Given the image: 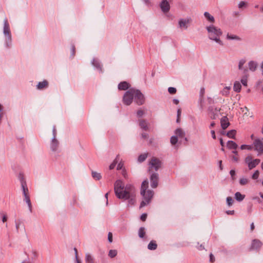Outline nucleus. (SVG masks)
<instances>
[{"label":"nucleus","mask_w":263,"mask_h":263,"mask_svg":"<svg viewBox=\"0 0 263 263\" xmlns=\"http://www.w3.org/2000/svg\"><path fill=\"white\" fill-rule=\"evenodd\" d=\"M131 184H127L125 186L123 182L118 180L114 184V190L116 196L119 199L126 200L127 196L133 188Z\"/></svg>","instance_id":"obj_1"},{"label":"nucleus","mask_w":263,"mask_h":263,"mask_svg":"<svg viewBox=\"0 0 263 263\" xmlns=\"http://www.w3.org/2000/svg\"><path fill=\"white\" fill-rule=\"evenodd\" d=\"M148 186L147 180H144L142 182L141 189V194L143 196V199L140 203V208H142L148 204L153 197L154 192L151 190L146 191Z\"/></svg>","instance_id":"obj_2"},{"label":"nucleus","mask_w":263,"mask_h":263,"mask_svg":"<svg viewBox=\"0 0 263 263\" xmlns=\"http://www.w3.org/2000/svg\"><path fill=\"white\" fill-rule=\"evenodd\" d=\"M206 29L208 31V37L210 40L214 41L220 45H223V43L220 39V37L222 35V31L220 28L212 25L207 26Z\"/></svg>","instance_id":"obj_3"},{"label":"nucleus","mask_w":263,"mask_h":263,"mask_svg":"<svg viewBox=\"0 0 263 263\" xmlns=\"http://www.w3.org/2000/svg\"><path fill=\"white\" fill-rule=\"evenodd\" d=\"M22 188L23 192V194L25 197V201L28 205L29 210L30 212H32V205L31 203V201L30 199L29 195V191L27 188L26 183L23 180L21 181Z\"/></svg>","instance_id":"obj_4"},{"label":"nucleus","mask_w":263,"mask_h":263,"mask_svg":"<svg viewBox=\"0 0 263 263\" xmlns=\"http://www.w3.org/2000/svg\"><path fill=\"white\" fill-rule=\"evenodd\" d=\"M3 33L6 37V44L7 46H9L11 42V35L10 33V30L9 28V25L8 23L7 18H5L4 21V30Z\"/></svg>","instance_id":"obj_5"},{"label":"nucleus","mask_w":263,"mask_h":263,"mask_svg":"<svg viewBox=\"0 0 263 263\" xmlns=\"http://www.w3.org/2000/svg\"><path fill=\"white\" fill-rule=\"evenodd\" d=\"M134 98V89L132 88L127 90L124 94L123 98V103L126 105H130Z\"/></svg>","instance_id":"obj_6"},{"label":"nucleus","mask_w":263,"mask_h":263,"mask_svg":"<svg viewBox=\"0 0 263 263\" xmlns=\"http://www.w3.org/2000/svg\"><path fill=\"white\" fill-rule=\"evenodd\" d=\"M134 99L136 103L139 105H142L145 101L144 95L138 89H134Z\"/></svg>","instance_id":"obj_7"},{"label":"nucleus","mask_w":263,"mask_h":263,"mask_svg":"<svg viewBox=\"0 0 263 263\" xmlns=\"http://www.w3.org/2000/svg\"><path fill=\"white\" fill-rule=\"evenodd\" d=\"M149 171H157L161 166L160 161L155 158H152L149 163Z\"/></svg>","instance_id":"obj_8"},{"label":"nucleus","mask_w":263,"mask_h":263,"mask_svg":"<svg viewBox=\"0 0 263 263\" xmlns=\"http://www.w3.org/2000/svg\"><path fill=\"white\" fill-rule=\"evenodd\" d=\"M253 145L255 151L259 154L263 153V142L261 139H255L253 142Z\"/></svg>","instance_id":"obj_9"},{"label":"nucleus","mask_w":263,"mask_h":263,"mask_svg":"<svg viewBox=\"0 0 263 263\" xmlns=\"http://www.w3.org/2000/svg\"><path fill=\"white\" fill-rule=\"evenodd\" d=\"M127 199H128V203L130 205H134L136 203V192L134 187L127 196Z\"/></svg>","instance_id":"obj_10"},{"label":"nucleus","mask_w":263,"mask_h":263,"mask_svg":"<svg viewBox=\"0 0 263 263\" xmlns=\"http://www.w3.org/2000/svg\"><path fill=\"white\" fill-rule=\"evenodd\" d=\"M151 186L156 188L158 185V175L157 173L153 174L150 178Z\"/></svg>","instance_id":"obj_11"},{"label":"nucleus","mask_w":263,"mask_h":263,"mask_svg":"<svg viewBox=\"0 0 263 263\" xmlns=\"http://www.w3.org/2000/svg\"><path fill=\"white\" fill-rule=\"evenodd\" d=\"M160 6L161 10L164 13L167 12L170 10V6L167 0H162Z\"/></svg>","instance_id":"obj_12"},{"label":"nucleus","mask_w":263,"mask_h":263,"mask_svg":"<svg viewBox=\"0 0 263 263\" xmlns=\"http://www.w3.org/2000/svg\"><path fill=\"white\" fill-rule=\"evenodd\" d=\"M262 245V243L261 241L257 239H254L252 241L251 247L250 248V250H257L259 249Z\"/></svg>","instance_id":"obj_13"},{"label":"nucleus","mask_w":263,"mask_h":263,"mask_svg":"<svg viewBox=\"0 0 263 263\" xmlns=\"http://www.w3.org/2000/svg\"><path fill=\"white\" fill-rule=\"evenodd\" d=\"M190 23V20L187 19H180L178 22L179 26L181 28L187 29L188 25Z\"/></svg>","instance_id":"obj_14"},{"label":"nucleus","mask_w":263,"mask_h":263,"mask_svg":"<svg viewBox=\"0 0 263 263\" xmlns=\"http://www.w3.org/2000/svg\"><path fill=\"white\" fill-rule=\"evenodd\" d=\"M221 126L223 129H226L230 125L229 120L227 117H223L220 120Z\"/></svg>","instance_id":"obj_15"},{"label":"nucleus","mask_w":263,"mask_h":263,"mask_svg":"<svg viewBox=\"0 0 263 263\" xmlns=\"http://www.w3.org/2000/svg\"><path fill=\"white\" fill-rule=\"evenodd\" d=\"M175 136H177V138H185V133L180 128H177L175 130Z\"/></svg>","instance_id":"obj_16"},{"label":"nucleus","mask_w":263,"mask_h":263,"mask_svg":"<svg viewBox=\"0 0 263 263\" xmlns=\"http://www.w3.org/2000/svg\"><path fill=\"white\" fill-rule=\"evenodd\" d=\"M260 159H256L254 160H253L248 165V167L250 170L253 169V168L255 167L256 166H257L260 162Z\"/></svg>","instance_id":"obj_17"},{"label":"nucleus","mask_w":263,"mask_h":263,"mask_svg":"<svg viewBox=\"0 0 263 263\" xmlns=\"http://www.w3.org/2000/svg\"><path fill=\"white\" fill-rule=\"evenodd\" d=\"M129 87V84L123 81L120 83L118 85V89L119 90H125Z\"/></svg>","instance_id":"obj_18"},{"label":"nucleus","mask_w":263,"mask_h":263,"mask_svg":"<svg viewBox=\"0 0 263 263\" xmlns=\"http://www.w3.org/2000/svg\"><path fill=\"white\" fill-rule=\"evenodd\" d=\"M139 126L143 130H148L149 127L148 126V123L144 120H139Z\"/></svg>","instance_id":"obj_19"},{"label":"nucleus","mask_w":263,"mask_h":263,"mask_svg":"<svg viewBox=\"0 0 263 263\" xmlns=\"http://www.w3.org/2000/svg\"><path fill=\"white\" fill-rule=\"evenodd\" d=\"M227 147L230 149L235 150L238 147V145L233 141H228L227 142Z\"/></svg>","instance_id":"obj_20"},{"label":"nucleus","mask_w":263,"mask_h":263,"mask_svg":"<svg viewBox=\"0 0 263 263\" xmlns=\"http://www.w3.org/2000/svg\"><path fill=\"white\" fill-rule=\"evenodd\" d=\"M231 86H226L220 91V93L222 96H227L229 95L230 90L231 89Z\"/></svg>","instance_id":"obj_21"},{"label":"nucleus","mask_w":263,"mask_h":263,"mask_svg":"<svg viewBox=\"0 0 263 263\" xmlns=\"http://www.w3.org/2000/svg\"><path fill=\"white\" fill-rule=\"evenodd\" d=\"M245 195L241 194L240 192H237L235 194V198L238 201H242L245 199Z\"/></svg>","instance_id":"obj_22"},{"label":"nucleus","mask_w":263,"mask_h":263,"mask_svg":"<svg viewBox=\"0 0 263 263\" xmlns=\"http://www.w3.org/2000/svg\"><path fill=\"white\" fill-rule=\"evenodd\" d=\"M227 39L229 40H237L240 41L241 39L237 35L228 33L227 35Z\"/></svg>","instance_id":"obj_23"},{"label":"nucleus","mask_w":263,"mask_h":263,"mask_svg":"<svg viewBox=\"0 0 263 263\" xmlns=\"http://www.w3.org/2000/svg\"><path fill=\"white\" fill-rule=\"evenodd\" d=\"M204 16H205V17L206 18V20L211 22V23H214V21H215V19H214V17L211 15L209 12H205L204 13Z\"/></svg>","instance_id":"obj_24"},{"label":"nucleus","mask_w":263,"mask_h":263,"mask_svg":"<svg viewBox=\"0 0 263 263\" xmlns=\"http://www.w3.org/2000/svg\"><path fill=\"white\" fill-rule=\"evenodd\" d=\"M48 85V82L46 80H44L42 82H39L37 85V88L39 89H41L44 88H45Z\"/></svg>","instance_id":"obj_25"},{"label":"nucleus","mask_w":263,"mask_h":263,"mask_svg":"<svg viewBox=\"0 0 263 263\" xmlns=\"http://www.w3.org/2000/svg\"><path fill=\"white\" fill-rule=\"evenodd\" d=\"M58 145V142L57 140L54 138V137H53L52 140L51 144V148L52 151H55L57 148Z\"/></svg>","instance_id":"obj_26"},{"label":"nucleus","mask_w":263,"mask_h":263,"mask_svg":"<svg viewBox=\"0 0 263 263\" xmlns=\"http://www.w3.org/2000/svg\"><path fill=\"white\" fill-rule=\"evenodd\" d=\"M241 86L240 83L238 81H236L234 84V90L236 92H239L241 90Z\"/></svg>","instance_id":"obj_27"},{"label":"nucleus","mask_w":263,"mask_h":263,"mask_svg":"<svg viewBox=\"0 0 263 263\" xmlns=\"http://www.w3.org/2000/svg\"><path fill=\"white\" fill-rule=\"evenodd\" d=\"M236 134V131L234 129H233L229 131L227 133V136L230 138L235 139Z\"/></svg>","instance_id":"obj_28"},{"label":"nucleus","mask_w":263,"mask_h":263,"mask_svg":"<svg viewBox=\"0 0 263 263\" xmlns=\"http://www.w3.org/2000/svg\"><path fill=\"white\" fill-rule=\"evenodd\" d=\"M157 247V244L156 242L154 241H151L149 244L148 245V249L151 250H154L156 249Z\"/></svg>","instance_id":"obj_29"},{"label":"nucleus","mask_w":263,"mask_h":263,"mask_svg":"<svg viewBox=\"0 0 263 263\" xmlns=\"http://www.w3.org/2000/svg\"><path fill=\"white\" fill-rule=\"evenodd\" d=\"M249 69L251 71H254L255 70L256 67H257V64L253 62V61H250L249 64Z\"/></svg>","instance_id":"obj_30"},{"label":"nucleus","mask_w":263,"mask_h":263,"mask_svg":"<svg viewBox=\"0 0 263 263\" xmlns=\"http://www.w3.org/2000/svg\"><path fill=\"white\" fill-rule=\"evenodd\" d=\"M249 182V179L246 177H241L239 179V183L241 185H245L247 184Z\"/></svg>","instance_id":"obj_31"},{"label":"nucleus","mask_w":263,"mask_h":263,"mask_svg":"<svg viewBox=\"0 0 263 263\" xmlns=\"http://www.w3.org/2000/svg\"><path fill=\"white\" fill-rule=\"evenodd\" d=\"M246 63V60L244 59H241L239 61V64H238V68L239 70H243L244 72H245L247 71L246 69L243 68V66Z\"/></svg>","instance_id":"obj_32"},{"label":"nucleus","mask_w":263,"mask_h":263,"mask_svg":"<svg viewBox=\"0 0 263 263\" xmlns=\"http://www.w3.org/2000/svg\"><path fill=\"white\" fill-rule=\"evenodd\" d=\"M220 109L219 108H215L214 111H213V115L211 117V118L215 119L219 116V113L220 112Z\"/></svg>","instance_id":"obj_33"},{"label":"nucleus","mask_w":263,"mask_h":263,"mask_svg":"<svg viewBox=\"0 0 263 263\" xmlns=\"http://www.w3.org/2000/svg\"><path fill=\"white\" fill-rule=\"evenodd\" d=\"M145 235V229L143 227H141L138 231V235L140 238H143Z\"/></svg>","instance_id":"obj_34"},{"label":"nucleus","mask_w":263,"mask_h":263,"mask_svg":"<svg viewBox=\"0 0 263 263\" xmlns=\"http://www.w3.org/2000/svg\"><path fill=\"white\" fill-rule=\"evenodd\" d=\"M92 176L96 180H100L101 178V175L100 173L94 171L92 172Z\"/></svg>","instance_id":"obj_35"},{"label":"nucleus","mask_w":263,"mask_h":263,"mask_svg":"<svg viewBox=\"0 0 263 263\" xmlns=\"http://www.w3.org/2000/svg\"><path fill=\"white\" fill-rule=\"evenodd\" d=\"M147 157V154H142V155H140L139 156V157H138V161L140 162H142L144 161L146 159Z\"/></svg>","instance_id":"obj_36"},{"label":"nucleus","mask_w":263,"mask_h":263,"mask_svg":"<svg viewBox=\"0 0 263 263\" xmlns=\"http://www.w3.org/2000/svg\"><path fill=\"white\" fill-rule=\"evenodd\" d=\"M86 263H93V259L89 254H86Z\"/></svg>","instance_id":"obj_37"},{"label":"nucleus","mask_w":263,"mask_h":263,"mask_svg":"<svg viewBox=\"0 0 263 263\" xmlns=\"http://www.w3.org/2000/svg\"><path fill=\"white\" fill-rule=\"evenodd\" d=\"M117 254V251L116 250H110L109 252L108 255L111 258L115 257Z\"/></svg>","instance_id":"obj_38"},{"label":"nucleus","mask_w":263,"mask_h":263,"mask_svg":"<svg viewBox=\"0 0 263 263\" xmlns=\"http://www.w3.org/2000/svg\"><path fill=\"white\" fill-rule=\"evenodd\" d=\"M119 159V156H117L116 158L115 159V160L114 161V162L109 165V167L110 170H112V169L114 168Z\"/></svg>","instance_id":"obj_39"},{"label":"nucleus","mask_w":263,"mask_h":263,"mask_svg":"<svg viewBox=\"0 0 263 263\" xmlns=\"http://www.w3.org/2000/svg\"><path fill=\"white\" fill-rule=\"evenodd\" d=\"M170 141H171V144L172 145H174V144H176L177 143V142H178V138L175 135V136H173L171 138Z\"/></svg>","instance_id":"obj_40"},{"label":"nucleus","mask_w":263,"mask_h":263,"mask_svg":"<svg viewBox=\"0 0 263 263\" xmlns=\"http://www.w3.org/2000/svg\"><path fill=\"white\" fill-rule=\"evenodd\" d=\"M253 147L252 146L250 145H246V144H243L241 145L240 148L241 149H248V150H251L252 149Z\"/></svg>","instance_id":"obj_41"},{"label":"nucleus","mask_w":263,"mask_h":263,"mask_svg":"<svg viewBox=\"0 0 263 263\" xmlns=\"http://www.w3.org/2000/svg\"><path fill=\"white\" fill-rule=\"evenodd\" d=\"M227 204L230 206L232 205L233 203V199H232V197H228L227 198Z\"/></svg>","instance_id":"obj_42"},{"label":"nucleus","mask_w":263,"mask_h":263,"mask_svg":"<svg viewBox=\"0 0 263 263\" xmlns=\"http://www.w3.org/2000/svg\"><path fill=\"white\" fill-rule=\"evenodd\" d=\"M259 175V172L258 170H256V171H255V172L252 175V178L254 180L257 179L258 178Z\"/></svg>","instance_id":"obj_43"},{"label":"nucleus","mask_w":263,"mask_h":263,"mask_svg":"<svg viewBox=\"0 0 263 263\" xmlns=\"http://www.w3.org/2000/svg\"><path fill=\"white\" fill-rule=\"evenodd\" d=\"M241 82L243 85L247 86V76H244L241 80Z\"/></svg>","instance_id":"obj_44"},{"label":"nucleus","mask_w":263,"mask_h":263,"mask_svg":"<svg viewBox=\"0 0 263 263\" xmlns=\"http://www.w3.org/2000/svg\"><path fill=\"white\" fill-rule=\"evenodd\" d=\"M168 91L170 94H174L176 92V89L174 87H170L168 88Z\"/></svg>","instance_id":"obj_45"},{"label":"nucleus","mask_w":263,"mask_h":263,"mask_svg":"<svg viewBox=\"0 0 263 263\" xmlns=\"http://www.w3.org/2000/svg\"><path fill=\"white\" fill-rule=\"evenodd\" d=\"M252 160V157L251 156H248L245 159V162L247 165H248Z\"/></svg>","instance_id":"obj_46"},{"label":"nucleus","mask_w":263,"mask_h":263,"mask_svg":"<svg viewBox=\"0 0 263 263\" xmlns=\"http://www.w3.org/2000/svg\"><path fill=\"white\" fill-rule=\"evenodd\" d=\"M92 64L94 66H95V67H96L97 68H100V64H99V62L97 60H96L95 59L93 60V61H92Z\"/></svg>","instance_id":"obj_47"},{"label":"nucleus","mask_w":263,"mask_h":263,"mask_svg":"<svg viewBox=\"0 0 263 263\" xmlns=\"http://www.w3.org/2000/svg\"><path fill=\"white\" fill-rule=\"evenodd\" d=\"M230 175L231 176L232 180H235V171L234 170H232L230 171Z\"/></svg>","instance_id":"obj_48"},{"label":"nucleus","mask_w":263,"mask_h":263,"mask_svg":"<svg viewBox=\"0 0 263 263\" xmlns=\"http://www.w3.org/2000/svg\"><path fill=\"white\" fill-rule=\"evenodd\" d=\"M137 114L138 117H141L144 114V111L142 110H139Z\"/></svg>","instance_id":"obj_49"},{"label":"nucleus","mask_w":263,"mask_h":263,"mask_svg":"<svg viewBox=\"0 0 263 263\" xmlns=\"http://www.w3.org/2000/svg\"><path fill=\"white\" fill-rule=\"evenodd\" d=\"M108 240L109 242H112V235L111 232H109L108 234Z\"/></svg>","instance_id":"obj_50"},{"label":"nucleus","mask_w":263,"mask_h":263,"mask_svg":"<svg viewBox=\"0 0 263 263\" xmlns=\"http://www.w3.org/2000/svg\"><path fill=\"white\" fill-rule=\"evenodd\" d=\"M146 217H147L146 214H145V213L142 214V215L141 216V219L142 221H145L146 219Z\"/></svg>","instance_id":"obj_51"},{"label":"nucleus","mask_w":263,"mask_h":263,"mask_svg":"<svg viewBox=\"0 0 263 263\" xmlns=\"http://www.w3.org/2000/svg\"><path fill=\"white\" fill-rule=\"evenodd\" d=\"M226 213L228 215H234L235 213V211L234 210H232V211L229 210V211H226Z\"/></svg>","instance_id":"obj_52"},{"label":"nucleus","mask_w":263,"mask_h":263,"mask_svg":"<svg viewBox=\"0 0 263 263\" xmlns=\"http://www.w3.org/2000/svg\"><path fill=\"white\" fill-rule=\"evenodd\" d=\"M210 260L211 262H213L215 261V258L212 254H211L210 255Z\"/></svg>","instance_id":"obj_53"},{"label":"nucleus","mask_w":263,"mask_h":263,"mask_svg":"<svg viewBox=\"0 0 263 263\" xmlns=\"http://www.w3.org/2000/svg\"><path fill=\"white\" fill-rule=\"evenodd\" d=\"M122 166H123V164H122L121 162H120V163H119L117 165V170H121V169H122Z\"/></svg>","instance_id":"obj_54"},{"label":"nucleus","mask_w":263,"mask_h":263,"mask_svg":"<svg viewBox=\"0 0 263 263\" xmlns=\"http://www.w3.org/2000/svg\"><path fill=\"white\" fill-rule=\"evenodd\" d=\"M211 133L212 134V138L214 139H216V135H215V131L214 130H212L211 131Z\"/></svg>","instance_id":"obj_55"},{"label":"nucleus","mask_w":263,"mask_h":263,"mask_svg":"<svg viewBox=\"0 0 263 263\" xmlns=\"http://www.w3.org/2000/svg\"><path fill=\"white\" fill-rule=\"evenodd\" d=\"M232 160L234 162H238L239 160V158L235 155L232 157Z\"/></svg>","instance_id":"obj_56"},{"label":"nucleus","mask_w":263,"mask_h":263,"mask_svg":"<svg viewBox=\"0 0 263 263\" xmlns=\"http://www.w3.org/2000/svg\"><path fill=\"white\" fill-rule=\"evenodd\" d=\"M245 5V3L244 2H240L238 4V7H239V8H242Z\"/></svg>","instance_id":"obj_57"},{"label":"nucleus","mask_w":263,"mask_h":263,"mask_svg":"<svg viewBox=\"0 0 263 263\" xmlns=\"http://www.w3.org/2000/svg\"><path fill=\"white\" fill-rule=\"evenodd\" d=\"M142 137L144 139H147L148 138V134L146 133H143L142 134Z\"/></svg>","instance_id":"obj_58"},{"label":"nucleus","mask_w":263,"mask_h":263,"mask_svg":"<svg viewBox=\"0 0 263 263\" xmlns=\"http://www.w3.org/2000/svg\"><path fill=\"white\" fill-rule=\"evenodd\" d=\"M181 114V110L180 108L178 109L177 110V117H180Z\"/></svg>","instance_id":"obj_59"},{"label":"nucleus","mask_w":263,"mask_h":263,"mask_svg":"<svg viewBox=\"0 0 263 263\" xmlns=\"http://www.w3.org/2000/svg\"><path fill=\"white\" fill-rule=\"evenodd\" d=\"M2 221L3 222H5L7 221V216L6 215L4 214L2 217Z\"/></svg>","instance_id":"obj_60"},{"label":"nucleus","mask_w":263,"mask_h":263,"mask_svg":"<svg viewBox=\"0 0 263 263\" xmlns=\"http://www.w3.org/2000/svg\"><path fill=\"white\" fill-rule=\"evenodd\" d=\"M254 228H255L254 224L253 222H252L250 225V229H251V231H253L254 230Z\"/></svg>","instance_id":"obj_61"},{"label":"nucleus","mask_w":263,"mask_h":263,"mask_svg":"<svg viewBox=\"0 0 263 263\" xmlns=\"http://www.w3.org/2000/svg\"><path fill=\"white\" fill-rule=\"evenodd\" d=\"M52 132H53V137H54V138H55L56 129H55V127H53V129H52Z\"/></svg>","instance_id":"obj_62"},{"label":"nucleus","mask_w":263,"mask_h":263,"mask_svg":"<svg viewBox=\"0 0 263 263\" xmlns=\"http://www.w3.org/2000/svg\"><path fill=\"white\" fill-rule=\"evenodd\" d=\"M173 103L176 105H177L179 102V100L176 99H173Z\"/></svg>","instance_id":"obj_63"},{"label":"nucleus","mask_w":263,"mask_h":263,"mask_svg":"<svg viewBox=\"0 0 263 263\" xmlns=\"http://www.w3.org/2000/svg\"><path fill=\"white\" fill-rule=\"evenodd\" d=\"M219 165L220 169L221 170H222L223 169V168H222V161L221 160H220L219 161Z\"/></svg>","instance_id":"obj_64"}]
</instances>
